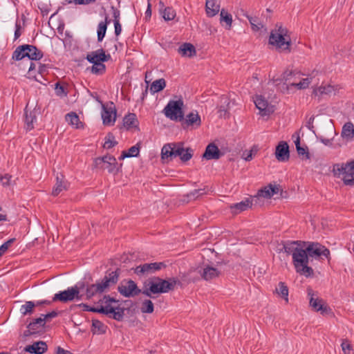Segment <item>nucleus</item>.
I'll use <instances>...</instances> for the list:
<instances>
[{"instance_id": "obj_1", "label": "nucleus", "mask_w": 354, "mask_h": 354, "mask_svg": "<svg viewBox=\"0 0 354 354\" xmlns=\"http://www.w3.org/2000/svg\"><path fill=\"white\" fill-rule=\"evenodd\" d=\"M121 274L120 268L115 270H108L102 279L97 280L95 283L87 282V288L85 292L86 299L89 300L97 295H100L109 290L110 288L115 285Z\"/></svg>"}, {"instance_id": "obj_2", "label": "nucleus", "mask_w": 354, "mask_h": 354, "mask_svg": "<svg viewBox=\"0 0 354 354\" xmlns=\"http://www.w3.org/2000/svg\"><path fill=\"white\" fill-rule=\"evenodd\" d=\"M194 156V150L191 147H184L182 142L165 144L161 150V158L167 162L179 157L183 162L189 160Z\"/></svg>"}, {"instance_id": "obj_3", "label": "nucleus", "mask_w": 354, "mask_h": 354, "mask_svg": "<svg viewBox=\"0 0 354 354\" xmlns=\"http://www.w3.org/2000/svg\"><path fill=\"white\" fill-rule=\"evenodd\" d=\"M171 285L169 283V278L162 279L159 277H153L143 283L142 294L155 299V295H160L171 291Z\"/></svg>"}, {"instance_id": "obj_4", "label": "nucleus", "mask_w": 354, "mask_h": 354, "mask_svg": "<svg viewBox=\"0 0 354 354\" xmlns=\"http://www.w3.org/2000/svg\"><path fill=\"white\" fill-rule=\"evenodd\" d=\"M87 288V282L80 281L77 282L74 286L68 288L67 290L59 291L55 294L53 297L52 301H60L62 303H67L72 301L75 299L81 300L83 299L84 294H81V290Z\"/></svg>"}, {"instance_id": "obj_5", "label": "nucleus", "mask_w": 354, "mask_h": 354, "mask_svg": "<svg viewBox=\"0 0 354 354\" xmlns=\"http://www.w3.org/2000/svg\"><path fill=\"white\" fill-rule=\"evenodd\" d=\"M43 56V52L37 46L30 44H23L16 48L12 53V59L20 61L25 57H28L31 61H38Z\"/></svg>"}, {"instance_id": "obj_6", "label": "nucleus", "mask_w": 354, "mask_h": 354, "mask_svg": "<svg viewBox=\"0 0 354 354\" xmlns=\"http://www.w3.org/2000/svg\"><path fill=\"white\" fill-rule=\"evenodd\" d=\"M122 165H118L116 158L109 154L102 157L95 158L93 160L92 169H106L109 174H118L121 170Z\"/></svg>"}, {"instance_id": "obj_7", "label": "nucleus", "mask_w": 354, "mask_h": 354, "mask_svg": "<svg viewBox=\"0 0 354 354\" xmlns=\"http://www.w3.org/2000/svg\"><path fill=\"white\" fill-rule=\"evenodd\" d=\"M183 106L184 102L181 98L178 100H170L165 106L162 112L171 120L179 122V120H183Z\"/></svg>"}, {"instance_id": "obj_8", "label": "nucleus", "mask_w": 354, "mask_h": 354, "mask_svg": "<svg viewBox=\"0 0 354 354\" xmlns=\"http://www.w3.org/2000/svg\"><path fill=\"white\" fill-rule=\"evenodd\" d=\"M269 44L276 47V49L280 53H289L291 52L292 41L290 37H286L274 35V30H272L269 37Z\"/></svg>"}, {"instance_id": "obj_9", "label": "nucleus", "mask_w": 354, "mask_h": 354, "mask_svg": "<svg viewBox=\"0 0 354 354\" xmlns=\"http://www.w3.org/2000/svg\"><path fill=\"white\" fill-rule=\"evenodd\" d=\"M118 292L124 297H133L142 293V290L131 279H124L118 286Z\"/></svg>"}, {"instance_id": "obj_10", "label": "nucleus", "mask_w": 354, "mask_h": 354, "mask_svg": "<svg viewBox=\"0 0 354 354\" xmlns=\"http://www.w3.org/2000/svg\"><path fill=\"white\" fill-rule=\"evenodd\" d=\"M308 296L309 297V304L312 308L316 312H320L322 315H328L332 313L331 308L326 305L324 299L317 297L315 298V292L310 288H307Z\"/></svg>"}, {"instance_id": "obj_11", "label": "nucleus", "mask_w": 354, "mask_h": 354, "mask_svg": "<svg viewBox=\"0 0 354 354\" xmlns=\"http://www.w3.org/2000/svg\"><path fill=\"white\" fill-rule=\"evenodd\" d=\"M306 252L309 257L317 259H322V257H326L329 261L330 259V250L324 245L317 242H310L306 248Z\"/></svg>"}, {"instance_id": "obj_12", "label": "nucleus", "mask_w": 354, "mask_h": 354, "mask_svg": "<svg viewBox=\"0 0 354 354\" xmlns=\"http://www.w3.org/2000/svg\"><path fill=\"white\" fill-rule=\"evenodd\" d=\"M96 100L102 104V118L103 124L104 125H113L116 120L117 111L114 103L110 102V106H106L99 99V97H96Z\"/></svg>"}, {"instance_id": "obj_13", "label": "nucleus", "mask_w": 354, "mask_h": 354, "mask_svg": "<svg viewBox=\"0 0 354 354\" xmlns=\"http://www.w3.org/2000/svg\"><path fill=\"white\" fill-rule=\"evenodd\" d=\"M167 265L165 262H154L141 264L133 269L134 273L138 276H144L153 274L156 271L165 268Z\"/></svg>"}, {"instance_id": "obj_14", "label": "nucleus", "mask_w": 354, "mask_h": 354, "mask_svg": "<svg viewBox=\"0 0 354 354\" xmlns=\"http://www.w3.org/2000/svg\"><path fill=\"white\" fill-rule=\"evenodd\" d=\"M125 310L126 308L121 307L120 305L117 306H103L102 315L115 321L122 322L124 317Z\"/></svg>"}, {"instance_id": "obj_15", "label": "nucleus", "mask_w": 354, "mask_h": 354, "mask_svg": "<svg viewBox=\"0 0 354 354\" xmlns=\"http://www.w3.org/2000/svg\"><path fill=\"white\" fill-rule=\"evenodd\" d=\"M254 102L262 116H269L274 111V106L270 105L268 100L261 95H257Z\"/></svg>"}, {"instance_id": "obj_16", "label": "nucleus", "mask_w": 354, "mask_h": 354, "mask_svg": "<svg viewBox=\"0 0 354 354\" xmlns=\"http://www.w3.org/2000/svg\"><path fill=\"white\" fill-rule=\"evenodd\" d=\"M179 122L181 123V127L183 129H187L189 127L198 128L201 125V116L198 115V112H191L186 115V118H185L184 115L183 120H179Z\"/></svg>"}, {"instance_id": "obj_17", "label": "nucleus", "mask_w": 354, "mask_h": 354, "mask_svg": "<svg viewBox=\"0 0 354 354\" xmlns=\"http://www.w3.org/2000/svg\"><path fill=\"white\" fill-rule=\"evenodd\" d=\"M86 59L89 63L106 62L111 59V56L109 53H106L103 48H100L88 53Z\"/></svg>"}, {"instance_id": "obj_18", "label": "nucleus", "mask_w": 354, "mask_h": 354, "mask_svg": "<svg viewBox=\"0 0 354 354\" xmlns=\"http://www.w3.org/2000/svg\"><path fill=\"white\" fill-rule=\"evenodd\" d=\"M275 158L279 162H286L290 158V148L287 142L280 141L275 149Z\"/></svg>"}, {"instance_id": "obj_19", "label": "nucleus", "mask_w": 354, "mask_h": 354, "mask_svg": "<svg viewBox=\"0 0 354 354\" xmlns=\"http://www.w3.org/2000/svg\"><path fill=\"white\" fill-rule=\"evenodd\" d=\"M292 263L296 271H299L298 268L305 263H309V257L306 248H299L296 252L292 254Z\"/></svg>"}, {"instance_id": "obj_20", "label": "nucleus", "mask_w": 354, "mask_h": 354, "mask_svg": "<svg viewBox=\"0 0 354 354\" xmlns=\"http://www.w3.org/2000/svg\"><path fill=\"white\" fill-rule=\"evenodd\" d=\"M354 171V160L346 163H336L333 166V173L335 177L339 178L341 174Z\"/></svg>"}, {"instance_id": "obj_21", "label": "nucleus", "mask_w": 354, "mask_h": 354, "mask_svg": "<svg viewBox=\"0 0 354 354\" xmlns=\"http://www.w3.org/2000/svg\"><path fill=\"white\" fill-rule=\"evenodd\" d=\"M27 328L33 330L37 335H41L48 331L50 326L46 324L45 322L42 320L41 317H39L32 319L28 324Z\"/></svg>"}, {"instance_id": "obj_22", "label": "nucleus", "mask_w": 354, "mask_h": 354, "mask_svg": "<svg viewBox=\"0 0 354 354\" xmlns=\"http://www.w3.org/2000/svg\"><path fill=\"white\" fill-rule=\"evenodd\" d=\"M222 156H223V153L221 151L218 146L215 143L211 142L206 147L202 157L206 160H218Z\"/></svg>"}, {"instance_id": "obj_23", "label": "nucleus", "mask_w": 354, "mask_h": 354, "mask_svg": "<svg viewBox=\"0 0 354 354\" xmlns=\"http://www.w3.org/2000/svg\"><path fill=\"white\" fill-rule=\"evenodd\" d=\"M48 350V346L44 341H37L24 347V351L31 354H43Z\"/></svg>"}, {"instance_id": "obj_24", "label": "nucleus", "mask_w": 354, "mask_h": 354, "mask_svg": "<svg viewBox=\"0 0 354 354\" xmlns=\"http://www.w3.org/2000/svg\"><path fill=\"white\" fill-rule=\"evenodd\" d=\"M69 183L65 180V177L62 174H57L56 176V183L52 190V195L57 196L64 190H67Z\"/></svg>"}, {"instance_id": "obj_25", "label": "nucleus", "mask_w": 354, "mask_h": 354, "mask_svg": "<svg viewBox=\"0 0 354 354\" xmlns=\"http://www.w3.org/2000/svg\"><path fill=\"white\" fill-rule=\"evenodd\" d=\"M230 99L226 95H222L220 97L219 104L217 106L218 117L227 118L230 117Z\"/></svg>"}, {"instance_id": "obj_26", "label": "nucleus", "mask_w": 354, "mask_h": 354, "mask_svg": "<svg viewBox=\"0 0 354 354\" xmlns=\"http://www.w3.org/2000/svg\"><path fill=\"white\" fill-rule=\"evenodd\" d=\"M252 205V200L247 198L245 200L232 204L230 206L231 209V212L233 214H238L243 211L247 210L249 207H251Z\"/></svg>"}, {"instance_id": "obj_27", "label": "nucleus", "mask_w": 354, "mask_h": 354, "mask_svg": "<svg viewBox=\"0 0 354 354\" xmlns=\"http://www.w3.org/2000/svg\"><path fill=\"white\" fill-rule=\"evenodd\" d=\"M138 124L139 122L135 113H129L123 118V125L127 130L135 128L139 131Z\"/></svg>"}, {"instance_id": "obj_28", "label": "nucleus", "mask_w": 354, "mask_h": 354, "mask_svg": "<svg viewBox=\"0 0 354 354\" xmlns=\"http://www.w3.org/2000/svg\"><path fill=\"white\" fill-rule=\"evenodd\" d=\"M178 53L182 57H193L196 54L195 46L191 43H184L178 48Z\"/></svg>"}, {"instance_id": "obj_29", "label": "nucleus", "mask_w": 354, "mask_h": 354, "mask_svg": "<svg viewBox=\"0 0 354 354\" xmlns=\"http://www.w3.org/2000/svg\"><path fill=\"white\" fill-rule=\"evenodd\" d=\"M201 277L209 281L219 276L220 272L215 268L209 266H205L201 271H200Z\"/></svg>"}, {"instance_id": "obj_30", "label": "nucleus", "mask_w": 354, "mask_h": 354, "mask_svg": "<svg viewBox=\"0 0 354 354\" xmlns=\"http://www.w3.org/2000/svg\"><path fill=\"white\" fill-rule=\"evenodd\" d=\"M220 23L226 30H230L232 24V16L225 9L220 12Z\"/></svg>"}, {"instance_id": "obj_31", "label": "nucleus", "mask_w": 354, "mask_h": 354, "mask_svg": "<svg viewBox=\"0 0 354 354\" xmlns=\"http://www.w3.org/2000/svg\"><path fill=\"white\" fill-rule=\"evenodd\" d=\"M140 142L131 147L127 151H122L119 160H124L126 158L138 157L140 154Z\"/></svg>"}, {"instance_id": "obj_32", "label": "nucleus", "mask_w": 354, "mask_h": 354, "mask_svg": "<svg viewBox=\"0 0 354 354\" xmlns=\"http://www.w3.org/2000/svg\"><path fill=\"white\" fill-rule=\"evenodd\" d=\"M24 117L26 130L30 131L34 129L33 123L36 121L37 119L36 112L35 111H30L28 113L26 106L24 109Z\"/></svg>"}, {"instance_id": "obj_33", "label": "nucleus", "mask_w": 354, "mask_h": 354, "mask_svg": "<svg viewBox=\"0 0 354 354\" xmlns=\"http://www.w3.org/2000/svg\"><path fill=\"white\" fill-rule=\"evenodd\" d=\"M301 241H286L283 243V248L281 249V251H283L287 254H293L294 252H296V250H299V247L301 246Z\"/></svg>"}, {"instance_id": "obj_34", "label": "nucleus", "mask_w": 354, "mask_h": 354, "mask_svg": "<svg viewBox=\"0 0 354 354\" xmlns=\"http://www.w3.org/2000/svg\"><path fill=\"white\" fill-rule=\"evenodd\" d=\"M219 5L216 4V0H206L205 10L208 17H212L219 12Z\"/></svg>"}, {"instance_id": "obj_35", "label": "nucleus", "mask_w": 354, "mask_h": 354, "mask_svg": "<svg viewBox=\"0 0 354 354\" xmlns=\"http://www.w3.org/2000/svg\"><path fill=\"white\" fill-rule=\"evenodd\" d=\"M341 136L347 140H351L354 138V125L352 122H346L344 124Z\"/></svg>"}, {"instance_id": "obj_36", "label": "nucleus", "mask_w": 354, "mask_h": 354, "mask_svg": "<svg viewBox=\"0 0 354 354\" xmlns=\"http://www.w3.org/2000/svg\"><path fill=\"white\" fill-rule=\"evenodd\" d=\"M66 120L76 129H82L84 124L80 120L79 116L75 112H71L66 115Z\"/></svg>"}, {"instance_id": "obj_37", "label": "nucleus", "mask_w": 354, "mask_h": 354, "mask_svg": "<svg viewBox=\"0 0 354 354\" xmlns=\"http://www.w3.org/2000/svg\"><path fill=\"white\" fill-rule=\"evenodd\" d=\"M295 144L298 155L299 156H302V159H310V156L308 151V148L306 145L301 146L300 138L299 136H297L296 140H295Z\"/></svg>"}, {"instance_id": "obj_38", "label": "nucleus", "mask_w": 354, "mask_h": 354, "mask_svg": "<svg viewBox=\"0 0 354 354\" xmlns=\"http://www.w3.org/2000/svg\"><path fill=\"white\" fill-rule=\"evenodd\" d=\"M281 298L284 299L287 303L288 302V288L285 282L280 281L276 287L274 292Z\"/></svg>"}, {"instance_id": "obj_39", "label": "nucleus", "mask_w": 354, "mask_h": 354, "mask_svg": "<svg viewBox=\"0 0 354 354\" xmlns=\"http://www.w3.org/2000/svg\"><path fill=\"white\" fill-rule=\"evenodd\" d=\"M107 326L98 319L92 320L91 332L93 334H104L106 331Z\"/></svg>"}, {"instance_id": "obj_40", "label": "nucleus", "mask_w": 354, "mask_h": 354, "mask_svg": "<svg viewBox=\"0 0 354 354\" xmlns=\"http://www.w3.org/2000/svg\"><path fill=\"white\" fill-rule=\"evenodd\" d=\"M166 86V81L164 78L156 80L152 82L150 91L152 94L162 91Z\"/></svg>"}, {"instance_id": "obj_41", "label": "nucleus", "mask_w": 354, "mask_h": 354, "mask_svg": "<svg viewBox=\"0 0 354 354\" xmlns=\"http://www.w3.org/2000/svg\"><path fill=\"white\" fill-rule=\"evenodd\" d=\"M337 90L335 86L327 84V85H322L319 87H317L316 89L313 91V93L317 95L318 93L319 95H330L332 93H335V91Z\"/></svg>"}, {"instance_id": "obj_42", "label": "nucleus", "mask_w": 354, "mask_h": 354, "mask_svg": "<svg viewBox=\"0 0 354 354\" xmlns=\"http://www.w3.org/2000/svg\"><path fill=\"white\" fill-rule=\"evenodd\" d=\"M35 308V301H26L25 304L21 306L20 312L24 316L26 315H30L34 313Z\"/></svg>"}, {"instance_id": "obj_43", "label": "nucleus", "mask_w": 354, "mask_h": 354, "mask_svg": "<svg viewBox=\"0 0 354 354\" xmlns=\"http://www.w3.org/2000/svg\"><path fill=\"white\" fill-rule=\"evenodd\" d=\"M104 62H93L91 67V72L95 75H103L106 72V66Z\"/></svg>"}, {"instance_id": "obj_44", "label": "nucleus", "mask_w": 354, "mask_h": 354, "mask_svg": "<svg viewBox=\"0 0 354 354\" xmlns=\"http://www.w3.org/2000/svg\"><path fill=\"white\" fill-rule=\"evenodd\" d=\"M298 270L296 271L297 273L304 275L306 277H313L314 276V270L311 267L308 266V263L301 266Z\"/></svg>"}, {"instance_id": "obj_45", "label": "nucleus", "mask_w": 354, "mask_h": 354, "mask_svg": "<svg viewBox=\"0 0 354 354\" xmlns=\"http://www.w3.org/2000/svg\"><path fill=\"white\" fill-rule=\"evenodd\" d=\"M140 310L142 313H152L154 310L153 303L150 299L144 300L142 303Z\"/></svg>"}, {"instance_id": "obj_46", "label": "nucleus", "mask_w": 354, "mask_h": 354, "mask_svg": "<svg viewBox=\"0 0 354 354\" xmlns=\"http://www.w3.org/2000/svg\"><path fill=\"white\" fill-rule=\"evenodd\" d=\"M115 136L111 132L108 133L106 136L105 137V142L103 145V147L105 149H111L115 146H116L118 142L115 140H114Z\"/></svg>"}, {"instance_id": "obj_47", "label": "nucleus", "mask_w": 354, "mask_h": 354, "mask_svg": "<svg viewBox=\"0 0 354 354\" xmlns=\"http://www.w3.org/2000/svg\"><path fill=\"white\" fill-rule=\"evenodd\" d=\"M107 30V26H106V22H100L97 26V41L100 42L103 40L105 37L106 32Z\"/></svg>"}, {"instance_id": "obj_48", "label": "nucleus", "mask_w": 354, "mask_h": 354, "mask_svg": "<svg viewBox=\"0 0 354 354\" xmlns=\"http://www.w3.org/2000/svg\"><path fill=\"white\" fill-rule=\"evenodd\" d=\"M79 307L82 308L84 311L92 312L102 315L103 306L101 305L100 307L90 306L86 304L81 303L77 305Z\"/></svg>"}, {"instance_id": "obj_49", "label": "nucleus", "mask_w": 354, "mask_h": 354, "mask_svg": "<svg viewBox=\"0 0 354 354\" xmlns=\"http://www.w3.org/2000/svg\"><path fill=\"white\" fill-rule=\"evenodd\" d=\"M176 17V11L171 7H166L162 11V17L165 21H171Z\"/></svg>"}, {"instance_id": "obj_50", "label": "nucleus", "mask_w": 354, "mask_h": 354, "mask_svg": "<svg viewBox=\"0 0 354 354\" xmlns=\"http://www.w3.org/2000/svg\"><path fill=\"white\" fill-rule=\"evenodd\" d=\"M297 74H298V73L295 71L287 69L282 74V80L285 81V84L291 85V83H293L291 82V79Z\"/></svg>"}, {"instance_id": "obj_51", "label": "nucleus", "mask_w": 354, "mask_h": 354, "mask_svg": "<svg viewBox=\"0 0 354 354\" xmlns=\"http://www.w3.org/2000/svg\"><path fill=\"white\" fill-rule=\"evenodd\" d=\"M119 300L113 297H111L109 295H104L102 299L99 300V303H104V306H113L112 304H118Z\"/></svg>"}, {"instance_id": "obj_52", "label": "nucleus", "mask_w": 354, "mask_h": 354, "mask_svg": "<svg viewBox=\"0 0 354 354\" xmlns=\"http://www.w3.org/2000/svg\"><path fill=\"white\" fill-rule=\"evenodd\" d=\"M55 93L57 96L62 97V96H67L68 95V91L67 89L59 82H56L55 84Z\"/></svg>"}, {"instance_id": "obj_53", "label": "nucleus", "mask_w": 354, "mask_h": 354, "mask_svg": "<svg viewBox=\"0 0 354 354\" xmlns=\"http://www.w3.org/2000/svg\"><path fill=\"white\" fill-rule=\"evenodd\" d=\"M258 151V147L257 146H254L250 151H244L243 152L242 157L246 160V161H250L253 156L256 154Z\"/></svg>"}, {"instance_id": "obj_54", "label": "nucleus", "mask_w": 354, "mask_h": 354, "mask_svg": "<svg viewBox=\"0 0 354 354\" xmlns=\"http://www.w3.org/2000/svg\"><path fill=\"white\" fill-rule=\"evenodd\" d=\"M248 19L249 20V22L251 26V28L253 31L257 32L261 28H263V25L261 23H257L258 22L257 17H252L250 16Z\"/></svg>"}, {"instance_id": "obj_55", "label": "nucleus", "mask_w": 354, "mask_h": 354, "mask_svg": "<svg viewBox=\"0 0 354 354\" xmlns=\"http://www.w3.org/2000/svg\"><path fill=\"white\" fill-rule=\"evenodd\" d=\"M264 197L266 198H271L272 197V194H270V189L268 188V185L263 187L260 189L256 197Z\"/></svg>"}, {"instance_id": "obj_56", "label": "nucleus", "mask_w": 354, "mask_h": 354, "mask_svg": "<svg viewBox=\"0 0 354 354\" xmlns=\"http://www.w3.org/2000/svg\"><path fill=\"white\" fill-rule=\"evenodd\" d=\"M343 183L345 185L354 187V171L351 173H346V175L342 178Z\"/></svg>"}, {"instance_id": "obj_57", "label": "nucleus", "mask_w": 354, "mask_h": 354, "mask_svg": "<svg viewBox=\"0 0 354 354\" xmlns=\"http://www.w3.org/2000/svg\"><path fill=\"white\" fill-rule=\"evenodd\" d=\"M59 315V312L57 310H52L46 314H41L40 317H41L42 320L46 322H49L51 319L57 317Z\"/></svg>"}, {"instance_id": "obj_58", "label": "nucleus", "mask_w": 354, "mask_h": 354, "mask_svg": "<svg viewBox=\"0 0 354 354\" xmlns=\"http://www.w3.org/2000/svg\"><path fill=\"white\" fill-rule=\"evenodd\" d=\"M274 35L286 37H290L288 33V30L286 28H283L282 26H278V24L276 25V28L274 30Z\"/></svg>"}, {"instance_id": "obj_59", "label": "nucleus", "mask_w": 354, "mask_h": 354, "mask_svg": "<svg viewBox=\"0 0 354 354\" xmlns=\"http://www.w3.org/2000/svg\"><path fill=\"white\" fill-rule=\"evenodd\" d=\"M341 346L344 354H350V351L352 349V346L348 340H343Z\"/></svg>"}, {"instance_id": "obj_60", "label": "nucleus", "mask_w": 354, "mask_h": 354, "mask_svg": "<svg viewBox=\"0 0 354 354\" xmlns=\"http://www.w3.org/2000/svg\"><path fill=\"white\" fill-rule=\"evenodd\" d=\"M169 283L171 285V291H173L176 286H183L181 281L178 277H170L169 278Z\"/></svg>"}, {"instance_id": "obj_61", "label": "nucleus", "mask_w": 354, "mask_h": 354, "mask_svg": "<svg viewBox=\"0 0 354 354\" xmlns=\"http://www.w3.org/2000/svg\"><path fill=\"white\" fill-rule=\"evenodd\" d=\"M308 84L309 82L308 79H304L302 82L301 81L299 83H291V85L299 89H303L307 88L308 86Z\"/></svg>"}, {"instance_id": "obj_62", "label": "nucleus", "mask_w": 354, "mask_h": 354, "mask_svg": "<svg viewBox=\"0 0 354 354\" xmlns=\"http://www.w3.org/2000/svg\"><path fill=\"white\" fill-rule=\"evenodd\" d=\"M115 27V35L116 37L119 36L122 32V26L120 22H118V20H113Z\"/></svg>"}, {"instance_id": "obj_63", "label": "nucleus", "mask_w": 354, "mask_h": 354, "mask_svg": "<svg viewBox=\"0 0 354 354\" xmlns=\"http://www.w3.org/2000/svg\"><path fill=\"white\" fill-rule=\"evenodd\" d=\"M11 176L9 174H6L3 176L0 177V182L3 186L8 185L10 184Z\"/></svg>"}, {"instance_id": "obj_64", "label": "nucleus", "mask_w": 354, "mask_h": 354, "mask_svg": "<svg viewBox=\"0 0 354 354\" xmlns=\"http://www.w3.org/2000/svg\"><path fill=\"white\" fill-rule=\"evenodd\" d=\"M268 188L270 189V194H272V196L279 192V185H278L269 184Z\"/></svg>"}]
</instances>
